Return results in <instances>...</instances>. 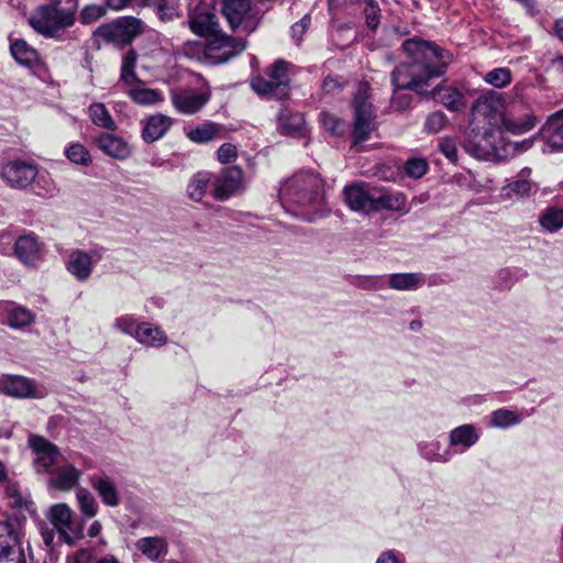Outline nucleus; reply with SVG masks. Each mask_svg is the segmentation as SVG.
I'll use <instances>...</instances> for the list:
<instances>
[{"label":"nucleus","instance_id":"obj_4","mask_svg":"<svg viewBox=\"0 0 563 563\" xmlns=\"http://www.w3.org/2000/svg\"><path fill=\"white\" fill-rule=\"evenodd\" d=\"M505 124H503V133L508 132L515 135L523 134L531 131L537 124V115L534 114L531 102L523 96V87L515 86L511 90V98L504 107Z\"/></svg>","mask_w":563,"mask_h":563},{"label":"nucleus","instance_id":"obj_3","mask_svg":"<svg viewBox=\"0 0 563 563\" xmlns=\"http://www.w3.org/2000/svg\"><path fill=\"white\" fill-rule=\"evenodd\" d=\"M77 20V3H62L49 0L37 5L29 15L30 27L45 38L63 40L66 32Z\"/></svg>","mask_w":563,"mask_h":563},{"label":"nucleus","instance_id":"obj_35","mask_svg":"<svg viewBox=\"0 0 563 563\" xmlns=\"http://www.w3.org/2000/svg\"><path fill=\"white\" fill-rule=\"evenodd\" d=\"M434 97L450 111L461 112L465 109V99L463 93L453 87H437Z\"/></svg>","mask_w":563,"mask_h":563},{"label":"nucleus","instance_id":"obj_22","mask_svg":"<svg viewBox=\"0 0 563 563\" xmlns=\"http://www.w3.org/2000/svg\"><path fill=\"white\" fill-rule=\"evenodd\" d=\"M4 497L9 505L20 511H26L30 515L36 512V507L30 497V494L23 490L20 484L11 478L1 485Z\"/></svg>","mask_w":563,"mask_h":563},{"label":"nucleus","instance_id":"obj_55","mask_svg":"<svg viewBox=\"0 0 563 563\" xmlns=\"http://www.w3.org/2000/svg\"><path fill=\"white\" fill-rule=\"evenodd\" d=\"M448 124L446 115L441 111L430 113L427 119L424 126L430 133L440 132Z\"/></svg>","mask_w":563,"mask_h":563},{"label":"nucleus","instance_id":"obj_46","mask_svg":"<svg viewBox=\"0 0 563 563\" xmlns=\"http://www.w3.org/2000/svg\"><path fill=\"white\" fill-rule=\"evenodd\" d=\"M76 498L81 515L85 518H92L98 512V505L91 493L86 488H79L76 492Z\"/></svg>","mask_w":563,"mask_h":563},{"label":"nucleus","instance_id":"obj_60","mask_svg":"<svg viewBox=\"0 0 563 563\" xmlns=\"http://www.w3.org/2000/svg\"><path fill=\"white\" fill-rule=\"evenodd\" d=\"M343 82L340 80L339 77L328 76L327 78H324L322 82V90L325 93H334L335 91L341 90Z\"/></svg>","mask_w":563,"mask_h":563},{"label":"nucleus","instance_id":"obj_32","mask_svg":"<svg viewBox=\"0 0 563 563\" xmlns=\"http://www.w3.org/2000/svg\"><path fill=\"white\" fill-rule=\"evenodd\" d=\"M543 133L550 151L563 150V109L554 113L547 122Z\"/></svg>","mask_w":563,"mask_h":563},{"label":"nucleus","instance_id":"obj_37","mask_svg":"<svg viewBox=\"0 0 563 563\" xmlns=\"http://www.w3.org/2000/svg\"><path fill=\"white\" fill-rule=\"evenodd\" d=\"M303 117L298 112H290L284 109L278 114V129L283 134H295L303 126Z\"/></svg>","mask_w":563,"mask_h":563},{"label":"nucleus","instance_id":"obj_40","mask_svg":"<svg viewBox=\"0 0 563 563\" xmlns=\"http://www.w3.org/2000/svg\"><path fill=\"white\" fill-rule=\"evenodd\" d=\"M210 180L211 175L207 172H199L195 174L187 187L189 198L197 202L201 201L207 192Z\"/></svg>","mask_w":563,"mask_h":563},{"label":"nucleus","instance_id":"obj_38","mask_svg":"<svg viewBox=\"0 0 563 563\" xmlns=\"http://www.w3.org/2000/svg\"><path fill=\"white\" fill-rule=\"evenodd\" d=\"M129 97L140 106H155L164 101L163 93L153 88H131L129 90Z\"/></svg>","mask_w":563,"mask_h":563},{"label":"nucleus","instance_id":"obj_1","mask_svg":"<svg viewBox=\"0 0 563 563\" xmlns=\"http://www.w3.org/2000/svg\"><path fill=\"white\" fill-rule=\"evenodd\" d=\"M410 62L398 65L391 75L396 90L410 89L420 93L432 78L444 74L452 56L435 43L413 37L404 42Z\"/></svg>","mask_w":563,"mask_h":563},{"label":"nucleus","instance_id":"obj_27","mask_svg":"<svg viewBox=\"0 0 563 563\" xmlns=\"http://www.w3.org/2000/svg\"><path fill=\"white\" fill-rule=\"evenodd\" d=\"M406 196L400 191L374 188L373 212L380 210L402 211L406 208Z\"/></svg>","mask_w":563,"mask_h":563},{"label":"nucleus","instance_id":"obj_62","mask_svg":"<svg viewBox=\"0 0 563 563\" xmlns=\"http://www.w3.org/2000/svg\"><path fill=\"white\" fill-rule=\"evenodd\" d=\"M310 19L306 15L299 22L295 23L291 29V36L299 41L309 25Z\"/></svg>","mask_w":563,"mask_h":563},{"label":"nucleus","instance_id":"obj_10","mask_svg":"<svg viewBox=\"0 0 563 563\" xmlns=\"http://www.w3.org/2000/svg\"><path fill=\"white\" fill-rule=\"evenodd\" d=\"M46 518L54 526L59 538L67 544H73L76 539L82 538V528L75 525L73 510L67 504L59 503L51 506Z\"/></svg>","mask_w":563,"mask_h":563},{"label":"nucleus","instance_id":"obj_33","mask_svg":"<svg viewBox=\"0 0 563 563\" xmlns=\"http://www.w3.org/2000/svg\"><path fill=\"white\" fill-rule=\"evenodd\" d=\"M134 338L146 346H162L167 342V336L162 329L147 322L137 324Z\"/></svg>","mask_w":563,"mask_h":563},{"label":"nucleus","instance_id":"obj_17","mask_svg":"<svg viewBox=\"0 0 563 563\" xmlns=\"http://www.w3.org/2000/svg\"><path fill=\"white\" fill-rule=\"evenodd\" d=\"M243 186V170L238 166L228 167L217 178L213 197L218 200H225L241 190Z\"/></svg>","mask_w":563,"mask_h":563},{"label":"nucleus","instance_id":"obj_43","mask_svg":"<svg viewBox=\"0 0 563 563\" xmlns=\"http://www.w3.org/2000/svg\"><path fill=\"white\" fill-rule=\"evenodd\" d=\"M540 225L548 232L554 233L563 228V209L548 208L539 218Z\"/></svg>","mask_w":563,"mask_h":563},{"label":"nucleus","instance_id":"obj_9","mask_svg":"<svg viewBox=\"0 0 563 563\" xmlns=\"http://www.w3.org/2000/svg\"><path fill=\"white\" fill-rule=\"evenodd\" d=\"M288 82L287 63L278 60L273 65L268 78L257 76L252 79L251 87L257 95L283 99L288 95Z\"/></svg>","mask_w":563,"mask_h":563},{"label":"nucleus","instance_id":"obj_45","mask_svg":"<svg viewBox=\"0 0 563 563\" xmlns=\"http://www.w3.org/2000/svg\"><path fill=\"white\" fill-rule=\"evenodd\" d=\"M65 563H120L119 560L111 554H107L98 560H93L92 553L87 549H80L65 559Z\"/></svg>","mask_w":563,"mask_h":563},{"label":"nucleus","instance_id":"obj_61","mask_svg":"<svg viewBox=\"0 0 563 563\" xmlns=\"http://www.w3.org/2000/svg\"><path fill=\"white\" fill-rule=\"evenodd\" d=\"M400 90H396L394 92L393 99H391V106L396 110H405L409 107L411 102V98L409 95H401L399 93Z\"/></svg>","mask_w":563,"mask_h":563},{"label":"nucleus","instance_id":"obj_54","mask_svg":"<svg viewBox=\"0 0 563 563\" xmlns=\"http://www.w3.org/2000/svg\"><path fill=\"white\" fill-rule=\"evenodd\" d=\"M428 170V163L423 158H410L405 164V172L412 178L422 177Z\"/></svg>","mask_w":563,"mask_h":563},{"label":"nucleus","instance_id":"obj_52","mask_svg":"<svg viewBox=\"0 0 563 563\" xmlns=\"http://www.w3.org/2000/svg\"><path fill=\"white\" fill-rule=\"evenodd\" d=\"M106 9L100 4H88L84 7L79 13V19L82 24H91L106 15Z\"/></svg>","mask_w":563,"mask_h":563},{"label":"nucleus","instance_id":"obj_16","mask_svg":"<svg viewBox=\"0 0 563 563\" xmlns=\"http://www.w3.org/2000/svg\"><path fill=\"white\" fill-rule=\"evenodd\" d=\"M211 91L207 86L200 91L181 89L172 92L170 101L174 108L181 114L191 115L199 112L210 100Z\"/></svg>","mask_w":563,"mask_h":563},{"label":"nucleus","instance_id":"obj_39","mask_svg":"<svg viewBox=\"0 0 563 563\" xmlns=\"http://www.w3.org/2000/svg\"><path fill=\"white\" fill-rule=\"evenodd\" d=\"M88 114L93 124L107 130H115L117 124L106 106L101 102L91 103L88 108Z\"/></svg>","mask_w":563,"mask_h":563},{"label":"nucleus","instance_id":"obj_34","mask_svg":"<svg viewBox=\"0 0 563 563\" xmlns=\"http://www.w3.org/2000/svg\"><path fill=\"white\" fill-rule=\"evenodd\" d=\"M426 283L421 273H396L388 276L390 288L400 291H411L422 287Z\"/></svg>","mask_w":563,"mask_h":563},{"label":"nucleus","instance_id":"obj_19","mask_svg":"<svg viewBox=\"0 0 563 563\" xmlns=\"http://www.w3.org/2000/svg\"><path fill=\"white\" fill-rule=\"evenodd\" d=\"M530 169H522L518 176L509 180L500 189V198L503 200H520L530 197L537 192L538 186L529 178Z\"/></svg>","mask_w":563,"mask_h":563},{"label":"nucleus","instance_id":"obj_15","mask_svg":"<svg viewBox=\"0 0 563 563\" xmlns=\"http://www.w3.org/2000/svg\"><path fill=\"white\" fill-rule=\"evenodd\" d=\"M27 443L34 455L36 471L38 473L49 472L60 456L57 445L38 434H30Z\"/></svg>","mask_w":563,"mask_h":563},{"label":"nucleus","instance_id":"obj_36","mask_svg":"<svg viewBox=\"0 0 563 563\" xmlns=\"http://www.w3.org/2000/svg\"><path fill=\"white\" fill-rule=\"evenodd\" d=\"M80 475V471L69 464L58 468L51 482L55 488L68 492L78 484Z\"/></svg>","mask_w":563,"mask_h":563},{"label":"nucleus","instance_id":"obj_5","mask_svg":"<svg viewBox=\"0 0 563 563\" xmlns=\"http://www.w3.org/2000/svg\"><path fill=\"white\" fill-rule=\"evenodd\" d=\"M505 96L495 90H488L478 96L471 107L470 125L481 126L493 132L503 133Z\"/></svg>","mask_w":563,"mask_h":563},{"label":"nucleus","instance_id":"obj_59","mask_svg":"<svg viewBox=\"0 0 563 563\" xmlns=\"http://www.w3.org/2000/svg\"><path fill=\"white\" fill-rule=\"evenodd\" d=\"M440 151L451 161L455 162L457 158V150L453 140L444 139L439 144Z\"/></svg>","mask_w":563,"mask_h":563},{"label":"nucleus","instance_id":"obj_57","mask_svg":"<svg viewBox=\"0 0 563 563\" xmlns=\"http://www.w3.org/2000/svg\"><path fill=\"white\" fill-rule=\"evenodd\" d=\"M236 157V148L231 143H223L218 150V159L222 164L232 162Z\"/></svg>","mask_w":563,"mask_h":563},{"label":"nucleus","instance_id":"obj_6","mask_svg":"<svg viewBox=\"0 0 563 563\" xmlns=\"http://www.w3.org/2000/svg\"><path fill=\"white\" fill-rule=\"evenodd\" d=\"M368 86L362 84L353 100L354 122H353V145H358L369 140L377 130L376 117L372 104L368 102Z\"/></svg>","mask_w":563,"mask_h":563},{"label":"nucleus","instance_id":"obj_31","mask_svg":"<svg viewBox=\"0 0 563 563\" xmlns=\"http://www.w3.org/2000/svg\"><path fill=\"white\" fill-rule=\"evenodd\" d=\"M189 26L195 34L209 38L221 31L217 16L211 12H196L189 20Z\"/></svg>","mask_w":563,"mask_h":563},{"label":"nucleus","instance_id":"obj_30","mask_svg":"<svg viewBox=\"0 0 563 563\" xmlns=\"http://www.w3.org/2000/svg\"><path fill=\"white\" fill-rule=\"evenodd\" d=\"M223 125L212 121H205L196 126L186 130V136L194 143L205 144L220 139Z\"/></svg>","mask_w":563,"mask_h":563},{"label":"nucleus","instance_id":"obj_11","mask_svg":"<svg viewBox=\"0 0 563 563\" xmlns=\"http://www.w3.org/2000/svg\"><path fill=\"white\" fill-rule=\"evenodd\" d=\"M245 47L246 43L243 38L231 37L220 31L209 38L205 54L212 63L220 64L240 54Z\"/></svg>","mask_w":563,"mask_h":563},{"label":"nucleus","instance_id":"obj_8","mask_svg":"<svg viewBox=\"0 0 563 563\" xmlns=\"http://www.w3.org/2000/svg\"><path fill=\"white\" fill-rule=\"evenodd\" d=\"M221 11L233 30L252 33L260 22L258 11L251 0H220Z\"/></svg>","mask_w":563,"mask_h":563},{"label":"nucleus","instance_id":"obj_44","mask_svg":"<svg viewBox=\"0 0 563 563\" xmlns=\"http://www.w3.org/2000/svg\"><path fill=\"white\" fill-rule=\"evenodd\" d=\"M136 60L137 54L134 49L128 51L122 57L120 78L126 85L137 80L135 74Z\"/></svg>","mask_w":563,"mask_h":563},{"label":"nucleus","instance_id":"obj_41","mask_svg":"<svg viewBox=\"0 0 563 563\" xmlns=\"http://www.w3.org/2000/svg\"><path fill=\"white\" fill-rule=\"evenodd\" d=\"M13 58L22 65H32L37 59V52L24 40H15L10 45Z\"/></svg>","mask_w":563,"mask_h":563},{"label":"nucleus","instance_id":"obj_26","mask_svg":"<svg viewBox=\"0 0 563 563\" xmlns=\"http://www.w3.org/2000/svg\"><path fill=\"white\" fill-rule=\"evenodd\" d=\"M14 253L24 264L33 265L42 256V245L35 235H23L16 240Z\"/></svg>","mask_w":563,"mask_h":563},{"label":"nucleus","instance_id":"obj_29","mask_svg":"<svg viewBox=\"0 0 563 563\" xmlns=\"http://www.w3.org/2000/svg\"><path fill=\"white\" fill-rule=\"evenodd\" d=\"M92 488L97 492L102 503L109 507H117L120 504V496L115 482L107 476H95L90 481Z\"/></svg>","mask_w":563,"mask_h":563},{"label":"nucleus","instance_id":"obj_14","mask_svg":"<svg viewBox=\"0 0 563 563\" xmlns=\"http://www.w3.org/2000/svg\"><path fill=\"white\" fill-rule=\"evenodd\" d=\"M102 253V249L97 247L88 252L74 250L69 253L66 268L78 282H87L93 272L95 265L101 261Z\"/></svg>","mask_w":563,"mask_h":563},{"label":"nucleus","instance_id":"obj_7","mask_svg":"<svg viewBox=\"0 0 563 563\" xmlns=\"http://www.w3.org/2000/svg\"><path fill=\"white\" fill-rule=\"evenodd\" d=\"M142 23L133 16L120 18L111 23L102 24L95 31V36L104 43L123 47L141 33Z\"/></svg>","mask_w":563,"mask_h":563},{"label":"nucleus","instance_id":"obj_48","mask_svg":"<svg viewBox=\"0 0 563 563\" xmlns=\"http://www.w3.org/2000/svg\"><path fill=\"white\" fill-rule=\"evenodd\" d=\"M511 80V70L506 67L494 68L484 76V81L495 88H504L508 86Z\"/></svg>","mask_w":563,"mask_h":563},{"label":"nucleus","instance_id":"obj_18","mask_svg":"<svg viewBox=\"0 0 563 563\" xmlns=\"http://www.w3.org/2000/svg\"><path fill=\"white\" fill-rule=\"evenodd\" d=\"M0 391L13 398H37L41 395L37 391L35 383L20 375H3L0 377Z\"/></svg>","mask_w":563,"mask_h":563},{"label":"nucleus","instance_id":"obj_25","mask_svg":"<svg viewBox=\"0 0 563 563\" xmlns=\"http://www.w3.org/2000/svg\"><path fill=\"white\" fill-rule=\"evenodd\" d=\"M481 438L479 430L474 424H462L449 432V444L452 448H461L464 452L474 446Z\"/></svg>","mask_w":563,"mask_h":563},{"label":"nucleus","instance_id":"obj_50","mask_svg":"<svg viewBox=\"0 0 563 563\" xmlns=\"http://www.w3.org/2000/svg\"><path fill=\"white\" fill-rule=\"evenodd\" d=\"M321 122L325 131L335 136H341L345 133L347 124L330 113L321 114Z\"/></svg>","mask_w":563,"mask_h":563},{"label":"nucleus","instance_id":"obj_21","mask_svg":"<svg viewBox=\"0 0 563 563\" xmlns=\"http://www.w3.org/2000/svg\"><path fill=\"white\" fill-rule=\"evenodd\" d=\"M346 205L353 211L369 213L373 212L374 188L362 185H353L344 188Z\"/></svg>","mask_w":563,"mask_h":563},{"label":"nucleus","instance_id":"obj_20","mask_svg":"<svg viewBox=\"0 0 563 563\" xmlns=\"http://www.w3.org/2000/svg\"><path fill=\"white\" fill-rule=\"evenodd\" d=\"M96 144L106 155L118 161H125L132 154L131 145L123 137L112 133H101L96 139Z\"/></svg>","mask_w":563,"mask_h":563},{"label":"nucleus","instance_id":"obj_63","mask_svg":"<svg viewBox=\"0 0 563 563\" xmlns=\"http://www.w3.org/2000/svg\"><path fill=\"white\" fill-rule=\"evenodd\" d=\"M19 550H15L14 547L11 545L8 538H0V560L9 559L12 555H16Z\"/></svg>","mask_w":563,"mask_h":563},{"label":"nucleus","instance_id":"obj_56","mask_svg":"<svg viewBox=\"0 0 563 563\" xmlns=\"http://www.w3.org/2000/svg\"><path fill=\"white\" fill-rule=\"evenodd\" d=\"M137 327L136 320L133 316H122L114 320V328L124 334L134 336L135 328Z\"/></svg>","mask_w":563,"mask_h":563},{"label":"nucleus","instance_id":"obj_53","mask_svg":"<svg viewBox=\"0 0 563 563\" xmlns=\"http://www.w3.org/2000/svg\"><path fill=\"white\" fill-rule=\"evenodd\" d=\"M180 0H161L157 7L158 15L164 21H172L178 16Z\"/></svg>","mask_w":563,"mask_h":563},{"label":"nucleus","instance_id":"obj_51","mask_svg":"<svg viewBox=\"0 0 563 563\" xmlns=\"http://www.w3.org/2000/svg\"><path fill=\"white\" fill-rule=\"evenodd\" d=\"M34 191L42 197H53L57 192L54 180L48 175H38L35 178Z\"/></svg>","mask_w":563,"mask_h":563},{"label":"nucleus","instance_id":"obj_24","mask_svg":"<svg viewBox=\"0 0 563 563\" xmlns=\"http://www.w3.org/2000/svg\"><path fill=\"white\" fill-rule=\"evenodd\" d=\"M0 314L5 316L4 321L12 329H23L34 322L35 316L25 307L13 302H0Z\"/></svg>","mask_w":563,"mask_h":563},{"label":"nucleus","instance_id":"obj_58","mask_svg":"<svg viewBox=\"0 0 563 563\" xmlns=\"http://www.w3.org/2000/svg\"><path fill=\"white\" fill-rule=\"evenodd\" d=\"M375 563H406L405 556L396 550L383 551Z\"/></svg>","mask_w":563,"mask_h":563},{"label":"nucleus","instance_id":"obj_23","mask_svg":"<svg viewBox=\"0 0 563 563\" xmlns=\"http://www.w3.org/2000/svg\"><path fill=\"white\" fill-rule=\"evenodd\" d=\"M173 123V118L166 114H153L143 121L142 139L146 143H153L162 139L169 131Z\"/></svg>","mask_w":563,"mask_h":563},{"label":"nucleus","instance_id":"obj_49","mask_svg":"<svg viewBox=\"0 0 563 563\" xmlns=\"http://www.w3.org/2000/svg\"><path fill=\"white\" fill-rule=\"evenodd\" d=\"M65 155L71 163L77 165L88 166L92 162L89 151L80 143H73L67 146Z\"/></svg>","mask_w":563,"mask_h":563},{"label":"nucleus","instance_id":"obj_13","mask_svg":"<svg viewBox=\"0 0 563 563\" xmlns=\"http://www.w3.org/2000/svg\"><path fill=\"white\" fill-rule=\"evenodd\" d=\"M37 174L35 165L21 159L7 162L0 168L1 178L14 189H25L35 180Z\"/></svg>","mask_w":563,"mask_h":563},{"label":"nucleus","instance_id":"obj_12","mask_svg":"<svg viewBox=\"0 0 563 563\" xmlns=\"http://www.w3.org/2000/svg\"><path fill=\"white\" fill-rule=\"evenodd\" d=\"M470 126V131L465 133L462 141L463 148L476 158L487 159L496 151L495 132L482 126Z\"/></svg>","mask_w":563,"mask_h":563},{"label":"nucleus","instance_id":"obj_2","mask_svg":"<svg viewBox=\"0 0 563 563\" xmlns=\"http://www.w3.org/2000/svg\"><path fill=\"white\" fill-rule=\"evenodd\" d=\"M280 200L286 211L313 221L323 209V183L310 170H301L288 178L280 188Z\"/></svg>","mask_w":563,"mask_h":563},{"label":"nucleus","instance_id":"obj_42","mask_svg":"<svg viewBox=\"0 0 563 563\" xmlns=\"http://www.w3.org/2000/svg\"><path fill=\"white\" fill-rule=\"evenodd\" d=\"M522 420L520 413L506 408L494 410L490 413V426L498 429H506L519 424Z\"/></svg>","mask_w":563,"mask_h":563},{"label":"nucleus","instance_id":"obj_28","mask_svg":"<svg viewBox=\"0 0 563 563\" xmlns=\"http://www.w3.org/2000/svg\"><path fill=\"white\" fill-rule=\"evenodd\" d=\"M135 548L147 560L157 562L168 553V542L163 537H144L135 542Z\"/></svg>","mask_w":563,"mask_h":563},{"label":"nucleus","instance_id":"obj_47","mask_svg":"<svg viewBox=\"0 0 563 563\" xmlns=\"http://www.w3.org/2000/svg\"><path fill=\"white\" fill-rule=\"evenodd\" d=\"M418 448L420 455L430 462L448 463L451 459L449 450H445L443 453L439 452V442L420 443Z\"/></svg>","mask_w":563,"mask_h":563},{"label":"nucleus","instance_id":"obj_64","mask_svg":"<svg viewBox=\"0 0 563 563\" xmlns=\"http://www.w3.org/2000/svg\"><path fill=\"white\" fill-rule=\"evenodd\" d=\"M57 533L54 526L48 527L47 525H42L41 527V536L42 539L47 547H52L54 543L55 534Z\"/></svg>","mask_w":563,"mask_h":563}]
</instances>
